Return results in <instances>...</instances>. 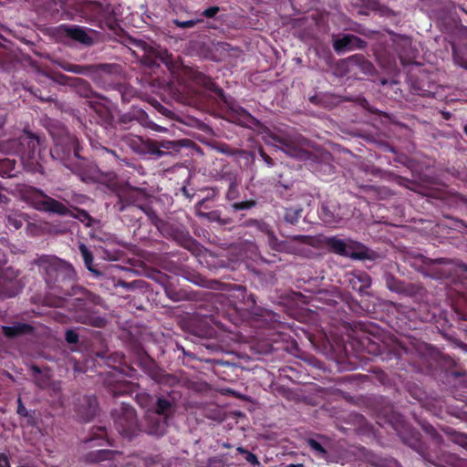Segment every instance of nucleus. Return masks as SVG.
Instances as JSON below:
<instances>
[{
	"mask_svg": "<svg viewBox=\"0 0 467 467\" xmlns=\"http://www.w3.org/2000/svg\"><path fill=\"white\" fill-rule=\"evenodd\" d=\"M34 207L40 211L55 213L58 214H64L67 212V208L64 204L59 202L41 193L36 192L32 200Z\"/></svg>",
	"mask_w": 467,
	"mask_h": 467,
	"instance_id": "obj_1",
	"label": "nucleus"
},
{
	"mask_svg": "<svg viewBox=\"0 0 467 467\" xmlns=\"http://www.w3.org/2000/svg\"><path fill=\"white\" fill-rule=\"evenodd\" d=\"M282 150L289 156L295 158H305L306 155V145L304 140L283 139L281 141Z\"/></svg>",
	"mask_w": 467,
	"mask_h": 467,
	"instance_id": "obj_2",
	"label": "nucleus"
},
{
	"mask_svg": "<svg viewBox=\"0 0 467 467\" xmlns=\"http://www.w3.org/2000/svg\"><path fill=\"white\" fill-rule=\"evenodd\" d=\"M171 408H172V404L169 400H167L165 399H159L157 401L156 412L160 416H163L164 420H166V418L171 412ZM165 425H166V421L163 420L161 423L151 426L150 428L149 431H150V433L154 434V435H162L165 431Z\"/></svg>",
	"mask_w": 467,
	"mask_h": 467,
	"instance_id": "obj_3",
	"label": "nucleus"
},
{
	"mask_svg": "<svg viewBox=\"0 0 467 467\" xmlns=\"http://www.w3.org/2000/svg\"><path fill=\"white\" fill-rule=\"evenodd\" d=\"M328 244L330 245L334 252L341 255L354 258L360 257L359 254L354 252V247L356 244L353 243L352 241L345 242L343 240L333 237L328 239Z\"/></svg>",
	"mask_w": 467,
	"mask_h": 467,
	"instance_id": "obj_4",
	"label": "nucleus"
},
{
	"mask_svg": "<svg viewBox=\"0 0 467 467\" xmlns=\"http://www.w3.org/2000/svg\"><path fill=\"white\" fill-rule=\"evenodd\" d=\"M66 32L67 36L72 37L75 40H78L80 43L83 44H90L91 38L88 36V35L86 33L85 30L78 28V27H69L66 29Z\"/></svg>",
	"mask_w": 467,
	"mask_h": 467,
	"instance_id": "obj_5",
	"label": "nucleus"
},
{
	"mask_svg": "<svg viewBox=\"0 0 467 467\" xmlns=\"http://www.w3.org/2000/svg\"><path fill=\"white\" fill-rule=\"evenodd\" d=\"M357 38L353 36L347 35L341 38L335 40L334 47L337 51H342L344 49H350L354 47Z\"/></svg>",
	"mask_w": 467,
	"mask_h": 467,
	"instance_id": "obj_6",
	"label": "nucleus"
},
{
	"mask_svg": "<svg viewBox=\"0 0 467 467\" xmlns=\"http://www.w3.org/2000/svg\"><path fill=\"white\" fill-rule=\"evenodd\" d=\"M79 251L82 254V257L84 259L87 268L89 270H92V262H93L92 254H90L88 249L86 247V245L83 244H81L79 245Z\"/></svg>",
	"mask_w": 467,
	"mask_h": 467,
	"instance_id": "obj_7",
	"label": "nucleus"
},
{
	"mask_svg": "<svg viewBox=\"0 0 467 467\" xmlns=\"http://www.w3.org/2000/svg\"><path fill=\"white\" fill-rule=\"evenodd\" d=\"M271 245L277 251L293 252L286 242H277L276 239L272 238L270 241Z\"/></svg>",
	"mask_w": 467,
	"mask_h": 467,
	"instance_id": "obj_8",
	"label": "nucleus"
},
{
	"mask_svg": "<svg viewBox=\"0 0 467 467\" xmlns=\"http://www.w3.org/2000/svg\"><path fill=\"white\" fill-rule=\"evenodd\" d=\"M308 443H309V446L311 447V449H313V450H315V451H318L320 453H325L324 449L322 448V446L317 441H316L314 440H310L308 441Z\"/></svg>",
	"mask_w": 467,
	"mask_h": 467,
	"instance_id": "obj_9",
	"label": "nucleus"
},
{
	"mask_svg": "<svg viewBox=\"0 0 467 467\" xmlns=\"http://www.w3.org/2000/svg\"><path fill=\"white\" fill-rule=\"evenodd\" d=\"M66 338L69 343H75L78 340V335L73 331H67Z\"/></svg>",
	"mask_w": 467,
	"mask_h": 467,
	"instance_id": "obj_10",
	"label": "nucleus"
},
{
	"mask_svg": "<svg viewBox=\"0 0 467 467\" xmlns=\"http://www.w3.org/2000/svg\"><path fill=\"white\" fill-rule=\"evenodd\" d=\"M218 10V7H210L203 12V15L207 17H213L214 15L217 14Z\"/></svg>",
	"mask_w": 467,
	"mask_h": 467,
	"instance_id": "obj_11",
	"label": "nucleus"
},
{
	"mask_svg": "<svg viewBox=\"0 0 467 467\" xmlns=\"http://www.w3.org/2000/svg\"><path fill=\"white\" fill-rule=\"evenodd\" d=\"M17 413L22 416H26L27 411L26 407L22 404L21 399H18V408H17Z\"/></svg>",
	"mask_w": 467,
	"mask_h": 467,
	"instance_id": "obj_12",
	"label": "nucleus"
},
{
	"mask_svg": "<svg viewBox=\"0 0 467 467\" xmlns=\"http://www.w3.org/2000/svg\"><path fill=\"white\" fill-rule=\"evenodd\" d=\"M3 329H4L5 334L8 337L14 336L17 332L16 328L11 327H4Z\"/></svg>",
	"mask_w": 467,
	"mask_h": 467,
	"instance_id": "obj_13",
	"label": "nucleus"
},
{
	"mask_svg": "<svg viewBox=\"0 0 467 467\" xmlns=\"http://www.w3.org/2000/svg\"><path fill=\"white\" fill-rule=\"evenodd\" d=\"M246 461L252 464L258 463L256 456L251 452H246Z\"/></svg>",
	"mask_w": 467,
	"mask_h": 467,
	"instance_id": "obj_14",
	"label": "nucleus"
},
{
	"mask_svg": "<svg viewBox=\"0 0 467 467\" xmlns=\"http://www.w3.org/2000/svg\"><path fill=\"white\" fill-rule=\"evenodd\" d=\"M0 467H10L8 459L4 454H0Z\"/></svg>",
	"mask_w": 467,
	"mask_h": 467,
	"instance_id": "obj_15",
	"label": "nucleus"
},
{
	"mask_svg": "<svg viewBox=\"0 0 467 467\" xmlns=\"http://www.w3.org/2000/svg\"><path fill=\"white\" fill-rule=\"evenodd\" d=\"M192 25H193L192 21H187V22H183V23L180 24V26L182 27L192 26Z\"/></svg>",
	"mask_w": 467,
	"mask_h": 467,
	"instance_id": "obj_16",
	"label": "nucleus"
},
{
	"mask_svg": "<svg viewBox=\"0 0 467 467\" xmlns=\"http://www.w3.org/2000/svg\"><path fill=\"white\" fill-rule=\"evenodd\" d=\"M237 450H238V451H240L241 453H245V454H246V452H247L244 449H243V448H241V447H239Z\"/></svg>",
	"mask_w": 467,
	"mask_h": 467,
	"instance_id": "obj_17",
	"label": "nucleus"
},
{
	"mask_svg": "<svg viewBox=\"0 0 467 467\" xmlns=\"http://www.w3.org/2000/svg\"><path fill=\"white\" fill-rule=\"evenodd\" d=\"M324 221L327 223H332V221L329 218L324 217Z\"/></svg>",
	"mask_w": 467,
	"mask_h": 467,
	"instance_id": "obj_18",
	"label": "nucleus"
},
{
	"mask_svg": "<svg viewBox=\"0 0 467 467\" xmlns=\"http://www.w3.org/2000/svg\"><path fill=\"white\" fill-rule=\"evenodd\" d=\"M285 467H301V465L300 464H297V465H296V464H289V465H287Z\"/></svg>",
	"mask_w": 467,
	"mask_h": 467,
	"instance_id": "obj_19",
	"label": "nucleus"
},
{
	"mask_svg": "<svg viewBox=\"0 0 467 467\" xmlns=\"http://www.w3.org/2000/svg\"><path fill=\"white\" fill-rule=\"evenodd\" d=\"M265 161H266L268 164H270V161H269V158H268L267 156H265Z\"/></svg>",
	"mask_w": 467,
	"mask_h": 467,
	"instance_id": "obj_20",
	"label": "nucleus"
},
{
	"mask_svg": "<svg viewBox=\"0 0 467 467\" xmlns=\"http://www.w3.org/2000/svg\"><path fill=\"white\" fill-rule=\"evenodd\" d=\"M20 226H21V224H20V223H15V227H16V228H19Z\"/></svg>",
	"mask_w": 467,
	"mask_h": 467,
	"instance_id": "obj_21",
	"label": "nucleus"
},
{
	"mask_svg": "<svg viewBox=\"0 0 467 467\" xmlns=\"http://www.w3.org/2000/svg\"><path fill=\"white\" fill-rule=\"evenodd\" d=\"M465 132H466V134H467V128H465Z\"/></svg>",
	"mask_w": 467,
	"mask_h": 467,
	"instance_id": "obj_22",
	"label": "nucleus"
}]
</instances>
